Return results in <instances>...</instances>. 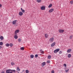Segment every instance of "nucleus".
I'll return each instance as SVG.
<instances>
[{"label":"nucleus","mask_w":73,"mask_h":73,"mask_svg":"<svg viewBox=\"0 0 73 73\" xmlns=\"http://www.w3.org/2000/svg\"><path fill=\"white\" fill-rule=\"evenodd\" d=\"M40 9L41 10H42L43 11H44V10H45V7L44 6H41L40 7Z\"/></svg>","instance_id":"1"},{"label":"nucleus","mask_w":73,"mask_h":73,"mask_svg":"<svg viewBox=\"0 0 73 73\" xmlns=\"http://www.w3.org/2000/svg\"><path fill=\"white\" fill-rule=\"evenodd\" d=\"M59 50H60L59 48L56 49L54 51V53H57V52H58Z\"/></svg>","instance_id":"2"},{"label":"nucleus","mask_w":73,"mask_h":73,"mask_svg":"<svg viewBox=\"0 0 73 73\" xmlns=\"http://www.w3.org/2000/svg\"><path fill=\"white\" fill-rule=\"evenodd\" d=\"M58 31L59 33H63L64 31V30L61 29H59L58 30Z\"/></svg>","instance_id":"3"},{"label":"nucleus","mask_w":73,"mask_h":73,"mask_svg":"<svg viewBox=\"0 0 73 73\" xmlns=\"http://www.w3.org/2000/svg\"><path fill=\"white\" fill-rule=\"evenodd\" d=\"M8 70V71H9V72H13L14 73H15L16 72V71L15 70H11V69H9Z\"/></svg>","instance_id":"4"},{"label":"nucleus","mask_w":73,"mask_h":73,"mask_svg":"<svg viewBox=\"0 0 73 73\" xmlns=\"http://www.w3.org/2000/svg\"><path fill=\"white\" fill-rule=\"evenodd\" d=\"M17 20H14V21H13L12 22V23H13V25H15V24H16V22H17Z\"/></svg>","instance_id":"5"},{"label":"nucleus","mask_w":73,"mask_h":73,"mask_svg":"<svg viewBox=\"0 0 73 73\" xmlns=\"http://www.w3.org/2000/svg\"><path fill=\"white\" fill-rule=\"evenodd\" d=\"M54 40V38H52L50 39L49 41L51 42H53V41Z\"/></svg>","instance_id":"6"},{"label":"nucleus","mask_w":73,"mask_h":73,"mask_svg":"<svg viewBox=\"0 0 73 73\" xmlns=\"http://www.w3.org/2000/svg\"><path fill=\"white\" fill-rule=\"evenodd\" d=\"M16 70H17L16 71L17 72H19V71H20V69L19 67H17V68Z\"/></svg>","instance_id":"7"},{"label":"nucleus","mask_w":73,"mask_h":73,"mask_svg":"<svg viewBox=\"0 0 73 73\" xmlns=\"http://www.w3.org/2000/svg\"><path fill=\"white\" fill-rule=\"evenodd\" d=\"M55 44H56V42H54L53 43H52V44H51V46L52 47H53L55 45Z\"/></svg>","instance_id":"8"},{"label":"nucleus","mask_w":73,"mask_h":73,"mask_svg":"<svg viewBox=\"0 0 73 73\" xmlns=\"http://www.w3.org/2000/svg\"><path fill=\"white\" fill-rule=\"evenodd\" d=\"M45 62H42V64H41V66L42 67H43V66H45Z\"/></svg>","instance_id":"9"},{"label":"nucleus","mask_w":73,"mask_h":73,"mask_svg":"<svg viewBox=\"0 0 73 73\" xmlns=\"http://www.w3.org/2000/svg\"><path fill=\"white\" fill-rule=\"evenodd\" d=\"M19 16H23V13H22V11H20L19 13Z\"/></svg>","instance_id":"10"},{"label":"nucleus","mask_w":73,"mask_h":73,"mask_svg":"<svg viewBox=\"0 0 73 73\" xmlns=\"http://www.w3.org/2000/svg\"><path fill=\"white\" fill-rule=\"evenodd\" d=\"M19 32H20V31H19V30H16L15 32V35H16V34H17V33H19Z\"/></svg>","instance_id":"11"},{"label":"nucleus","mask_w":73,"mask_h":73,"mask_svg":"<svg viewBox=\"0 0 73 73\" xmlns=\"http://www.w3.org/2000/svg\"><path fill=\"white\" fill-rule=\"evenodd\" d=\"M53 11H54V9H50L49 10V12L50 13H51V12H53Z\"/></svg>","instance_id":"12"},{"label":"nucleus","mask_w":73,"mask_h":73,"mask_svg":"<svg viewBox=\"0 0 73 73\" xmlns=\"http://www.w3.org/2000/svg\"><path fill=\"white\" fill-rule=\"evenodd\" d=\"M14 38H15V39H17V38H18V36H17V34L15 35Z\"/></svg>","instance_id":"13"},{"label":"nucleus","mask_w":73,"mask_h":73,"mask_svg":"<svg viewBox=\"0 0 73 73\" xmlns=\"http://www.w3.org/2000/svg\"><path fill=\"white\" fill-rule=\"evenodd\" d=\"M72 49H69L67 50V53H70L71 52Z\"/></svg>","instance_id":"14"},{"label":"nucleus","mask_w":73,"mask_h":73,"mask_svg":"<svg viewBox=\"0 0 73 73\" xmlns=\"http://www.w3.org/2000/svg\"><path fill=\"white\" fill-rule=\"evenodd\" d=\"M40 51L41 53H42V54H44V51H42V49H40Z\"/></svg>","instance_id":"15"},{"label":"nucleus","mask_w":73,"mask_h":73,"mask_svg":"<svg viewBox=\"0 0 73 73\" xmlns=\"http://www.w3.org/2000/svg\"><path fill=\"white\" fill-rule=\"evenodd\" d=\"M21 9L22 11V13H25V10L23 9H22V8H21Z\"/></svg>","instance_id":"16"},{"label":"nucleus","mask_w":73,"mask_h":73,"mask_svg":"<svg viewBox=\"0 0 73 73\" xmlns=\"http://www.w3.org/2000/svg\"><path fill=\"white\" fill-rule=\"evenodd\" d=\"M71 56H72V55H71V54H69L68 55V58H70Z\"/></svg>","instance_id":"17"},{"label":"nucleus","mask_w":73,"mask_h":73,"mask_svg":"<svg viewBox=\"0 0 73 73\" xmlns=\"http://www.w3.org/2000/svg\"><path fill=\"white\" fill-rule=\"evenodd\" d=\"M0 39L1 40H3L4 39V37L2 36H1L0 37Z\"/></svg>","instance_id":"18"},{"label":"nucleus","mask_w":73,"mask_h":73,"mask_svg":"<svg viewBox=\"0 0 73 73\" xmlns=\"http://www.w3.org/2000/svg\"><path fill=\"white\" fill-rule=\"evenodd\" d=\"M6 72L7 73H13V72H9V71H8V70H7L6 71Z\"/></svg>","instance_id":"19"},{"label":"nucleus","mask_w":73,"mask_h":73,"mask_svg":"<svg viewBox=\"0 0 73 73\" xmlns=\"http://www.w3.org/2000/svg\"><path fill=\"white\" fill-rule=\"evenodd\" d=\"M9 44L10 46H11V47H12L13 46V44H12V43H10Z\"/></svg>","instance_id":"20"},{"label":"nucleus","mask_w":73,"mask_h":73,"mask_svg":"<svg viewBox=\"0 0 73 73\" xmlns=\"http://www.w3.org/2000/svg\"><path fill=\"white\" fill-rule=\"evenodd\" d=\"M45 36V38H48V35L47 34H46Z\"/></svg>","instance_id":"21"},{"label":"nucleus","mask_w":73,"mask_h":73,"mask_svg":"<svg viewBox=\"0 0 73 73\" xmlns=\"http://www.w3.org/2000/svg\"><path fill=\"white\" fill-rule=\"evenodd\" d=\"M30 57L31 58H33V57H34V55L33 54H31V55Z\"/></svg>","instance_id":"22"},{"label":"nucleus","mask_w":73,"mask_h":73,"mask_svg":"<svg viewBox=\"0 0 73 73\" xmlns=\"http://www.w3.org/2000/svg\"><path fill=\"white\" fill-rule=\"evenodd\" d=\"M48 59H50L51 58V56L50 55H49L48 56Z\"/></svg>","instance_id":"23"},{"label":"nucleus","mask_w":73,"mask_h":73,"mask_svg":"<svg viewBox=\"0 0 73 73\" xmlns=\"http://www.w3.org/2000/svg\"><path fill=\"white\" fill-rule=\"evenodd\" d=\"M5 46L8 47L9 46V44L8 43H7L5 44Z\"/></svg>","instance_id":"24"},{"label":"nucleus","mask_w":73,"mask_h":73,"mask_svg":"<svg viewBox=\"0 0 73 73\" xmlns=\"http://www.w3.org/2000/svg\"><path fill=\"white\" fill-rule=\"evenodd\" d=\"M73 38V35H70V36H69V38L70 39H72V38Z\"/></svg>","instance_id":"25"},{"label":"nucleus","mask_w":73,"mask_h":73,"mask_svg":"<svg viewBox=\"0 0 73 73\" xmlns=\"http://www.w3.org/2000/svg\"><path fill=\"white\" fill-rule=\"evenodd\" d=\"M26 73H29V71L28 70H26Z\"/></svg>","instance_id":"26"},{"label":"nucleus","mask_w":73,"mask_h":73,"mask_svg":"<svg viewBox=\"0 0 73 73\" xmlns=\"http://www.w3.org/2000/svg\"><path fill=\"white\" fill-rule=\"evenodd\" d=\"M20 49L22 50H24V47H21L20 48Z\"/></svg>","instance_id":"27"},{"label":"nucleus","mask_w":73,"mask_h":73,"mask_svg":"<svg viewBox=\"0 0 73 73\" xmlns=\"http://www.w3.org/2000/svg\"><path fill=\"white\" fill-rule=\"evenodd\" d=\"M70 4H73V1H70Z\"/></svg>","instance_id":"28"},{"label":"nucleus","mask_w":73,"mask_h":73,"mask_svg":"<svg viewBox=\"0 0 73 73\" xmlns=\"http://www.w3.org/2000/svg\"><path fill=\"white\" fill-rule=\"evenodd\" d=\"M52 4H50L48 7V8H50L51 7H52Z\"/></svg>","instance_id":"29"},{"label":"nucleus","mask_w":73,"mask_h":73,"mask_svg":"<svg viewBox=\"0 0 73 73\" xmlns=\"http://www.w3.org/2000/svg\"><path fill=\"white\" fill-rule=\"evenodd\" d=\"M3 45V43L2 42H0V45Z\"/></svg>","instance_id":"30"},{"label":"nucleus","mask_w":73,"mask_h":73,"mask_svg":"<svg viewBox=\"0 0 73 73\" xmlns=\"http://www.w3.org/2000/svg\"><path fill=\"white\" fill-rule=\"evenodd\" d=\"M37 3H40V2H41V0H36Z\"/></svg>","instance_id":"31"},{"label":"nucleus","mask_w":73,"mask_h":73,"mask_svg":"<svg viewBox=\"0 0 73 73\" xmlns=\"http://www.w3.org/2000/svg\"><path fill=\"white\" fill-rule=\"evenodd\" d=\"M35 58H37V57H38V55L37 54H35Z\"/></svg>","instance_id":"32"},{"label":"nucleus","mask_w":73,"mask_h":73,"mask_svg":"<svg viewBox=\"0 0 73 73\" xmlns=\"http://www.w3.org/2000/svg\"><path fill=\"white\" fill-rule=\"evenodd\" d=\"M65 72H66V73H68V72H69V69H68L67 70H66Z\"/></svg>","instance_id":"33"},{"label":"nucleus","mask_w":73,"mask_h":73,"mask_svg":"<svg viewBox=\"0 0 73 73\" xmlns=\"http://www.w3.org/2000/svg\"><path fill=\"white\" fill-rule=\"evenodd\" d=\"M11 64L12 65H15V63L13 62L11 63Z\"/></svg>","instance_id":"34"},{"label":"nucleus","mask_w":73,"mask_h":73,"mask_svg":"<svg viewBox=\"0 0 73 73\" xmlns=\"http://www.w3.org/2000/svg\"><path fill=\"white\" fill-rule=\"evenodd\" d=\"M59 54H62V51H60L59 52Z\"/></svg>","instance_id":"35"},{"label":"nucleus","mask_w":73,"mask_h":73,"mask_svg":"<svg viewBox=\"0 0 73 73\" xmlns=\"http://www.w3.org/2000/svg\"><path fill=\"white\" fill-rule=\"evenodd\" d=\"M21 40L20 38H19L18 40V41L19 42H20L21 41Z\"/></svg>","instance_id":"36"},{"label":"nucleus","mask_w":73,"mask_h":73,"mask_svg":"<svg viewBox=\"0 0 73 73\" xmlns=\"http://www.w3.org/2000/svg\"><path fill=\"white\" fill-rule=\"evenodd\" d=\"M64 66H65V67H66V64H64Z\"/></svg>","instance_id":"37"},{"label":"nucleus","mask_w":73,"mask_h":73,"mask_svg":"<svg viewBox=\"0 0 73 73\" xmlns=\"http://www.w3.org/2000/svg\"><path fill=\"white\" fill-rule=\"evenodd\" d=\"M2 7V5L1 4H0V8H1Z\"/></svg>","instance_id":"38"},{"label":"nucleus","mask_w":73,"mask_h":73,"mask_svg":"<svg viewBox=\"0 0 73 73\" xmlns=\"http://www.w3.org/2000/svg\"><path fill=\"white\" fill-rule=\"evenodd\" d=\"M47 63H50V61L49 60H48L47 61Z\"/></svg>","instance_id":"39"},{"label":"nucleus","mask_w":73,"mask_h":73,"mask_svg":"<svg viewBox=\"0 0 73 73\" xmlns=\"http://www.w3.org/2000/svg\"><path fill=\"white\" fill-rule=\"evenodd\" d=\"M51 73H54V70H53L51 72Z\"/></svg>","instance_id":"40"},{"label":"nucleus","mask_w":73,"mask_h":73,"mask_svg":"<svg viewBox=\"0 0 73 73\" xmlns=\"http://www.w3.org/2000/svg\"><path fill=\"white\" fill-rule=\"evenodd\" d=\"M1 73H5L4 71H2Z\"/></svg>","instance_id":"41"},{"label":"nucleus","mask_w":73,"mask_h":73,"mask_svg":"<svg viewBox=\"0 0 73 73\" xmlns=\"http://www.w3.org/2000/svg\"><path fill=\"white\" fill-rule=\"evenodd\" d=\"M1 48H2V46H0V49H1Z\"/></svg>","instance_id":"42"},{"label":"nucleus","mask_w":73,"mask_h":73,"mask_svg":"<svg viewBox=\"0 0 73 73\" xmlns=\"http://www.w3.org/2000/svg\"><path fill=\"white\" fill-rule=\"evenodd\" d=\"M51 0V1H53V0Z\"/></svg>","instance_id":"43"},{"label":"nucleus","mask_w":73,"mask_h":73,"mask_svg":"<svg viewBox=\"0 0 73 73\" xmlns=\"http://www.w3.org/2000/svg\"><path fill=\"white\" fill-rule=\"evenodd\" d=\"M24 71H22V72H24Z\"/></svg>","instance_id":"44"}]
</instances>
